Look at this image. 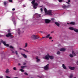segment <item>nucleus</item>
Segmentation results:
<instances>
[{
  "label": "nucleus",
  "instance_id": "bb28decb",
  "mask_svg": "<svg viewBox=\"0 0 78 78\" xmlns=\"http://www.w3.org/2000/svg\"><path fill=\"white\" fill-rule=\"evenodd\" d=\"M34 8V9H36L37 8V6H34L33 5Z\"/></svg>",
  "mask_w": 78,
  "mask_h": 78
},
{
  "label": "nucleus",
  "instance_id": "1a4fd4ad",
  "mask_svg": "<svg viewBox=\"0 0 78 78\" xmlns=\"http://www.w3.org/2000/svg\"><path fill=\"white\" fill-rule=\"evenodd\" d=\"M21 55L25 58H27V55H25V54H22Z\"/></svg>",
  "mask_w": 78,
  "mask_h": 78
},
{
  "label": "nucleus",
  "instance_id": "79ce46f5",
  "mask_svg": "<svg viewBox=\"0 0 78 78\" xmlns=\"http://www.w3.org/2000/svg\"><path fill=\"white\" fill-rule=\"evenodd\" d=\"M49 39H52V37H50L49 38Z\"/></svg>",
  "mask_w": 78,
  "mask_h": 78
},
{
  "label": "nucleus",
  "instance_id": "37998d69",
  "mask_svg": "<svg viewBox=\"0 0 78 78\" xmlns=\"http://www.w3.org/2000/svg\"><path fill=\"white\" fill-rule=\"evenodd\" d=\"M15 53L16 54V55H18V53H17V51H15Z\"/></svg>",
  "mask_w": 78,
  "mask_h": 78
},
{
  "label": "nucleus",
  "instance_id": "39448f33",
  "mask_svg": "<svg viewBox=\"0 0 78 78\" xmlns=\"http://www.w3.org/2000/svg\"><path fill=\"white\" fill-rule=\"evenodd\" d=\"M44 22L46 23H49L51 22V20L48 19H45Z\"/></svg>",
  "mask_w": 78,
  "mask_h": 78
},
{
  "label": "nucleus",
  "instance_id": "6ab92c4d",
  "mask_svg": "<svg viewBox=\"0 0 78 78\" xmlns=\"http://www.w3.org/2000/svg\"><path fill=\"white\" fill-rule=\"evenodd\" d=\"M74 31L75 32H78V29H76L75 28H74Z\"/></svg>",
  "mask_w": 78,
  "mask_h": 78
},
{
  "label": "nucleus",
  "instance_id": "4be33fe9",
  "mask_svg": "<svg viewBox=\"0 0 78 78\" xmlns=\"http://www.w3.org/2000/svg\"><path fill=\"white\" fill-rule=\"evenodd\" d=\"M72 53L73 55H74V56H76V54H75V52H74V51H72Z\"/></svg>",
  "mask_w": 78,
  "mask_h": 78
},
{
  "label": "nucleus",
  "instance_id": "774afa93",
  "mask_svg": "<svg viewBox=\"0 0 78 78\" xmlns=\"http://www.w3.org/2000/svg\"><path fill=\"white\" fill-rule=\"evenodd\" d=\"M51 41H52H52H53V40H51Z\"/></svg>",
  "mask_w": 78,
  "mask_h": 78
},
{
  "label": "nucleus",
  "instance_id": "f704fd0d",
  "mask_svg": "<svg viewBox=\"0 0 78 78\" xmlns=\"http://www.w3.org/2000/svg\"><path fill=\"white\" fill-rule=\"evenodd\" d=\"M40 59H37V62H39V61H40Z\"/></svg>",
  "mask_w": 78,
  "mask_h": 78
},
{
  "label": "nucleus",
  "instance_id": "7c9ffc66",
  "mask_svg": "<svg viewBox=\"0 0 78 78\" xmlns=\"http://www.w3.org/2000/svg\"><path fill=\"white\" fill-rule=\"evenodd\" d=\"M70 5H66L67 8H70Z\"/></svg>",
  "mask_w": 78,
  "mask_h": 78
},
{
  "label": "nucleus",
  "instance_id": "393cba45",
  "mask_svg": "<svg viewBox=\"0 0 78 78\" xmlns=\"http://www.w3.org/2000/svg\"><path fill=\"white\" fill-rule=\"evenodd\" d=\"M6 73H8L9 72V69H7L6 71H5Z\"/></svg>",
  "mask_w": 78,
  "mask_h": 78
},
{
  "label": "nucleus",
  "instance_id": "e433bc0d",
  "mask_svg": "<svg viewBox=\"0 0 78 78\" xmlns=\"http://www.w3.org/2000/svg\"><path fill=\"white\" fill-rule=\"evenodd\" d=\"M24 74H25V75H28L27 73H24Z\"/></svg>",
  "mask_w": 78,
  "mask_h": 78
},
{
  "label": "nucleus",
  "instance_id": "f8f14e48",
  "mask_svg": "<svg viewBox=\"0 0 78 78\" xmlns=\"http://www.w3.org/2000/svg\"><path fill=\"white\" fill-rule=\"evenodd\" d=\"M70 24L73 25H75V22H72L70 23Z\"/></svg>",
  "mask_w": 78,
  "mask_h": 78
},
{
  "label": "nucleus",
  "instance_id": "423d86ee",
  "mask_svg": "<svg viewBox=\"0 0 78 78\" xmlns=\"http://www.w3.org/2000/svg\"><path fill=\"white\" fill-rule=\"evenodd\" d=\"M49 64H47L46 65V66H45L44 67V69L45 70H48V66Z\"/></svg>",
  "mask_w": 78,
  "mask_h": 78
},
{
  "label": "nucleus",
  "instance_id": "603ef678",
  "mask_svg": "<svg viewBox=\"0 0 78 78\" xmlns=\"http://www.w3.org/2000/svg\"><path fill=\"white\" fill-rule=\"evenodd\" d=\"M23 65H26V63L25 62H24L23 63Z\"/></svg>",
  "mask_w": 78,
  "mask_h": 78
},
{
  "label": "nucleus",
  "instance_id": "f257e3e1",
  "mask_svg": "<svg viewBox=\"0 0 78 78\" xmlns=\"http://www.w3.org/2000/svg\"><path fill=\"white\" fill-rule=\"evenodd\" d=\"M31 38L33 40H36L39 38V37L38 35H34L31 36Z\"/></svg>",
  "mask_w": 78,
  "mask_h": 78
},
{
  "label": "nucleus",
  "instance_id": "13d9d810",
  "mask_svg": "<svg viewBox=\"0 0 78 78\" xmlns=\"http://www.w3.org/2000/svg\"><path fill=\"white\" fill-rule=\"evenodd\" d=\"M14 23H15V24H16V22L15 21L14 22Z\"/></svg>",
  "mask_w": 78,
  "mask_h": 78
},
{
  "label": "nucleus",
  "instance_id": "a211bd4d",
  "mask_svg": "<svg viewBox=\"0 0 78 78\" xmlns=\"http://www.w3.org/2000/svg\"><path fill=\"white\" fill-rule=\"evenodd\" d=\"M18 33L19 34H20V29H18Z\"/></svg>",
  "mask_w": 78,
  "mask_h": 78
},
{
  "label": "nucleus",
  "instance_id": "aec40b11",
  "mask_svg": "<svg viewBox=\"0 0 78 78\" xmlns=\"http://www.w3.org/2000/svg\"><path fill=\"white\" fill-rule=\"evenodd\" d=\"M44 12H45V13H47L48 11H47V9H46V8H44Z\"/></svg>",
  "mask_w": 78,
  "mask_h": 78
},
{
  "label": "nucleus",
  "instance_id": "20e7f679",
  "mask_svg": "<svg viewBox=\"0 0 78 78\" xmlns=\"http://www.w3.org/2000/svg\"><path fill=\"white\" fill-rule=\"evenodd\" d=\"M6 36L7 37H8L10 36L12 38V35H11V33H9L8 34H7L6 35Z\"/></svg>",
  "mask_w": 78,
  "mask_h": 78
},
{
  "label": "nucleus",
  "instance_id": "4d7b16f0",
  "mask_svg": "<svg viewBox=\"0 0 78 78\" xmlns=\"http://www.w3.org/2000/svg\"><path fill=\"white\" fill-rule=\"evenodd\" d=\"M18 66H20V63H18Z\"/></svg>",
  "mask_w": 78,
  "mask_h": 78
},
{
  "label": "nucleus",
  "instance_id": "9b49d317",
  "mask_svg": "<svg viewBox=\"0 0 78 78\" xmlns=\"http://www.w3.org/2000/svg\"><path fill=\"white\" fill-rule=\"evenodd\" d=\"M55 24L57 25L58 27H59L60 24H59V23L58 22H55Z\"/></svg>",
  "mask_w": 78,
  "mask_h": 78
},
{
  "label": "nucleus",
  "instance_id": "72a5a7b5",
  "mask_svg": "<svg viewBox=\"0 0 78 78\" xmlns=\"http://www.w3.org/2000/svg\"><path fill=\"white\" fill-rule=\"evenodd\" d=\"M35 1H33L32 2H31V3L32 4H33L34 5V3H35Z\"/></svg>",
  "mask_w": 78,
  "mask_h": 78
},
{
  "label": "nucleus",
  "instance_id": "0eeeda50",
  "mask_svg": "<svg viewBox=\"0 0 78 78\" xmlns=\"http://www.w3.org/2000/svg\"><path fill=\"white\" fill-rule=\"evenodd\" d=\"M48 56L51 59H54V57L53 56H50L48 54Z\"/></svg>",
  "mask_w": 78,
  "mask_h": 78
},
{
  "label": "nucleus",
  "instance_id": "412c9836",
  "mask_svg": "<svg viewBox=\"0 0 78 78\" xmlns=\"http://www.w3.org/2000/svg\"><path fill=\"white\" fill-rule=\"evenodd\" d=\"M63 8V9H66L67 8V5H64L62 6Z\"/></svg>",
  "mask_w": 78,
  "mask_h": 78
},
{
  "label": "nucleus",
  "instance_id": "49530a36",
  "mask_svg": "<svg viewBox=\"0 0 78 78\" xmlns=\"http://www.w3.org/2000/svg\"><path fill=\"white\" fill-rule=\"evenodd\" d=\"M12 11H15V9H14V8L12 9Z\"/></svg>",
  "mask_w": 78,
  "mask_h": 78
},
{
  "label": "nucleus",
  "instance_id": "2eb2a0df",
  "mask_svg": "<svg viewBox=\"0 0 78 78\" xmlns=\"http://www.w3.org/2000/svg\"><path fill=\"white\" fill-rule=\"evenodd\" d=\"M69 29L70 30H74V28L72 27H71L69 28Z\"/></svg>",
  "mask_w": 78,
  "mask_h": 78
},
{
  "label": "nucleus",
  "instance_id": "052dcab7",
  "mask_svg": "<svg viewBox=\"0 0 78 78\" xmlns=\"http://www.w3.org/2000/svg\"><path fill=\"white\" fill-rule=\"evenodd\" d=\"M67 3H68V4H69V2H66Z\"/></svg>",
  "mask_w": 78,
  "mask_h": 78
},
{
  "label": "nucleus",
  "instance_id": "473e14b6",
  "mask_svg": "<svg viewBox=\"0 0 78 78\" xmlns=\"http://www.w3.org/2000/svg\"><path fill=\"white\" fill-rule=\"evenodd\" d=\"M9 47L10 48H12V49L14 48V47H13L12 46H10Z\"/></svg>",
  "mask_w": 78,
  "mask_h": 78
},
{
  "label": "nucleus",
  "instance_id": "f3484780",
  "mask_svg": "<svg viewBox=\"0 0 78 78\" xmlns=\"http://www.w3.org/2000/svg\"><path fill=\"white\" fill-rule=\"evenodd\" d=\"M50 34H49L48 35L46 36L45 37L46 38H49V37H50Z\"/></svg>",
  "mask_w": 78,
  "mask_h": 78
},
{
  "label": "nucleus",
  "instance_id": "338daca9",
  "mask_svg": "<svg viewBox=\"0 0 78 78\" xmlns=\"http://www.w3.org/2000/svg\"><path fill=\"white\" fill-rule=\"evenodd\" d=\"M35 0H33V1H35Z\"/></svg>",
  "mask_w": 78,
  "mask_h": 78
},
{
  "label": "nucleus",
  "instance_id": "09e8293b",
  "mask_svg": "<svg viewBox=\"0 0 78 78\" xmlns=\"http://www.w3.org/2000/svg\"><path fill=\"white\" fill-rule=\"evenodd\" d=\"M55 33V32H54V31H52L51 32V33Z\"/></svg>",
  "mask_w": 78,
  "mask_h": 78
},
{
  "label": "nucleus",
  "instance_id": "6e6d98bb",
  "mask_svg": "<svg viewBox=\"0 0 78 78\" xmlns=\"http://www.w3.org/2000/svg\"><path fill=\"white\" fill-rule=\"evenodd\" d=\"M45 37H42L41 38V39H44V38H45Z\"/></svg>",
  "mask_w": 78,
  "mask_h": 78
},
{
  "label": "nucleus",
  "instance_id": "b1692460",
  "mask_svg": "<svg viewBox=\"0 0 78 78\" xmlns=\"http://www.w3.org/2000/svg\"><path fill=\"white\" fill-rule=\"evenodd\" d=\"M61 52L59 51H58L57 52V55H60Z\"/></svg>",
  "mask_w": 78,
  "mask_h": 78
},
{
  "label": "nucleus",
  "instance_id": "3c124183",
  "mask_svg": "<svg viewBox=\"0 0 78 78\" xmlns=\"http://www.w3.org/2000/svg\"><path fill=\"white\" fill-rule=\"evenodd\" d=\"M12 53H14V51H12Z\"/></svg>",
  "mask_w": 78,
  "mask_h": 78
},
{
  "label": "nucleus",
  "instance_id": "c85d7f7f",
  "mask_svg": "<svg viewBox=\"0 0 78 78\" xmlns=\"http://www.w3.org/2000/svg\"><path fill=\"white\" fill-rule=\"evenodd\" d=\"M3 3H4V5H5H5H6V4H7L6 2H4Z\"/></svg>",
  "mask_w": 78,
  "mask_h": 78
},
{
  "label": "nucleus",
  "instance_id": "f03ea898",
  "mask_svg": "<svg viewBox=\"0 0 78 78\" xmlns=\"http://www.w3.org/2000/svg\"><path fill=\"white\" fill-rule=\"evenodd\" d=\"M1 43H2V44H3L4 45H5V46H6V47H9V44H6V43L5 42V41H3V40H1V41H0V45H1Z\"/></svg>",
  "mask_w": 78,
  "mask_h": 78
},
{
  "label": "nucleus",
  "instance_id": "2f4dec72",
  "mask_svg": "<svg viewBox=\"0 0 78 78\" xmlns=\"http://www.w3.org/2000/svg\"><path fill=\"white\" fill-rule=\"evenodd\" d=\"M69 56H70V57H71V58H73V55H72V54L70 55Z\"/></svg>",
  "mask_w": 78,
  "mask_h": 78
},
{
  "label": "nucleus",
  "instance_id": "c03bdc74",
  "mask_svg": "<svg viewBox=\"0 0 78 78\" xmlns=\"http://www.w3.org/2000/svg\"><path fill=\"white\" fill-rule=\"evenodd\" d=\"M51 20H55V19L54 18H51Z\"/></svg>",
  "mask_w": 78,
  "mask_h": 78
},
{
  "label": "nucleus",
  "instance_id": "c756f323",
  "mask_svg": "<svg viewBox=\"0 0 78 78\" xmlns=\"http://www.w3.org/2000/svg\"><path fill=\"white\" fill-rule=\"evenodd\" d=\"M13 69L14 70H17V69H16V67H13Z\"/></svg>",
  "mask_w": 78,
  "mask_h": 78
},
{
  "label": "nucleus",
  "instance_id": "5fc2aeb1",
  "mask_svg": "<svg viewBox=\"0 0 78 78\" xmlns=\"http://www.w3.org/2000/svg\"><path fill=\"white\" fill-rule=\"evenodd\" d=\"M8 32L9 33L10 32V30H8Z\"/></svg>",
  "mask_w": 78,
  "mask_h": 78
},
{
  "label": "nucleus",
  "instance_id": "ddd939ff",
  "mask_svg": "<svg viewBox=\"0 0 78 78\" xmlns=\"http://www.w3.org/2000/svg\"><path fill=\"white\" fill-rule=\"evenodd\" d=\"M62 67L64 69H67V68L66 66H65L64 64H62Z\"/></svg>",
  "mask_w": 78,
  "mask_h": 78
},
{
  "label": "nucleus",
  "instance_id": "a19ab883",
  "mask_svg": "<svg viewBox=\"0 0 78 78\" xmlns=\"http://www.w3.org/2000/svg\"><path fill=\"white\" fill-rule=\"evenodd\" d=\"M35 58H36V59L37 60V59H38L39 57H38V56H37V57H36Z\"/></svg>",
  "mask_w": 78,
  "mask_h": 78
},
{
  "label": "nucleus",
  "instance_id": "0e129e2a",
  "mask_svg": "<svg viewBox=\"0 0 78 78\" xmlns=\"http://www.w3.org/2000/svg\"><path fill=\"white\" fill-rule=\"evenodd\" d=\"M13 78H18L17 77H13Z\"/></svg>",
  "mask_w": 78,
  "mask_h": 78
},
{
  "label": "nucleus",
  "instance_id": "a18cd8bd",
  "mask_svg": "<svg viewBox=\"0 0 78 78\" xmlns=\"http://www.w3.org/2000/svg\"><path fill=\"white\" fill-rule=\"evenodd\" d=\"M40 10L41 11V12H42V11H43V9L41 8L40 9Z\"/></svg>",
  "mask_w": 78,
  "mask_h": 78
},
{
  "label": "nucleus",
  "instance_id": "cd10ccee",
  "mask_svg": "<svg viewBox=\"0 0 78 78\" xmlns=\"http://www.w3.org/2000/svg\"><path fill=\"white\" fill-rule=\"evenodd\" d=\"M20 70V71H21V72H24V70H23V69H21Z\"/></svg>",
  "mask_w": 78,
  "mask_h": 78
},
{
  "label": "nucleus",
  "instance_id": "4c0bfd02",
  "mask_svg": "<svg viewBox=\"0 0 78 78\" xmlns=\"http://www.w3.org/2000/svg\"><path fill=\"white\" fill-rule=\"evenodd\" d=\"M20 50H24V49H23L21 48H20Z\"/></svg>",
  "mask_w": 78,
  "mask_h": 78
},
{
  "label": "nucleus",
  "instance_id": "8fccbe9b",
  "mask_svg": "<svg viewBox=\"0 0 78 78\" xmlns=\"http://www.w3.org/2000/svg\"><path fill=\"white\" fill-rule=\"evenodd\" d=\"M38 76V77H39V78H42V77H41V76Z\"/></svg>",
  "mask_w": 78,
  "mask_h": 78
},
{
  "label": "nucleus",
  "instance_id": "a878e982",
  "mask_svg": "<svg viewBox=\"0 0 78 78\" xmlns=\"http://www.w3.org/2000/svg\"><path fill=\"white\" fill-rule=\"evenodd\" d=\"M27 66H21V69H23V68H25V67H26Z\"/></svg>",
  "mask_w": 78,
  "mask_h": 78
},
{
  "label": "nucleus",
  "instance_id": "dca6fc26",
  "mask_svg": "<svg viewBox=\"0 0 78 78\" xmlns=\"http://www.w3.org/2000/svg\"><path fill=\"white\" fill-rule=\"evenodd\" d=\"M33 5H34L33 6H38V4H37V3H35L33 4Z\"/></svg>",
  "mask_w": 78,
  "mask_h": 78
},
{
  "label": "nucleus",
  "instance_id": "4468645a",
  "mask_svg": "<svg viewBox=\"0 0 78 78\" xmlns=\"http://www.w3.org/2000/svg\"><path fill=\"white\" fill-rule=\"evenodd\" d=\"M49 57L48 56V55H46L45 56V59H47L48 60V59H49Z\"/></svg>",
  "mask_w": 78,
  "mask_h": 78
},
{
  "label": "nucleus",
  "instance_id": "c9c22d12",
  "mask_svg": "<svg viewBox=\"0 0 78 78\" xmlns=\"http://www.w3.org/2000/svg\"><path fill=\"white\" fill-rule=\"evenodd\" d=\"M23 51H25L26 52H29L28 51H27V50H26L25 49H24Z\"/></svg>",
  "mask_w": 78,
  "mask_h": 78
},
{
  "label": "nucleus",
  "instance_id": "58836bf2",
  "mask_svg": "<svg viewBox=\"0 0 78 78\" xmlns=\"http://www.w3.org/2000/svg\"><path fill=\"white\" fill-rule=\"evenodd\" d=\"M9 2H10L11 3H12V0H9Z\"/></svg>",
  "mask_w": 78,
  "mask_h": 78
},
{
  "label": "nucleus",
  "instance_id": "864d4df0",
  "mask_svg": "<svg viewBox=\"0 0 78 78\" xmlns=\"http://www.w3.org/2000/svg\"><path fill=\"white\" fill-rule=\"evenodd\" d=\"M23 7H25V6H25V5H23Z\"/></svg>",
  "mask_w": 78,
  "mask_h": 78
},
{
  "label": "nucleus",
  "instance_id": "9d476101",
  "mask_svg": "<svg viewBox=\"0 0 78 78\" xmlns=\"http://www.w3.org/2000/svg\"><path fill=\"white\" fill-rule=\"evenodd\" d=\"M69 69H70V70H73L75 69V67H71L70 66L69 67Z\"/></svg>",
  "mask_w": 78,
  "mask_h": 78
},
{
  "label": "nucleus",
  "instance_id": "680f3d73",
  "mask_svg": "<svg viewBox=\"0 0 78 78\" xmlns=\"http://www.w3.org/2000/svg\"><path fill=\"white\" fill-rule=\"evenodd\" d=\"M38 17H41V15H38Z\"/></svg>",
  "mask_w": 78,
  "mask_h": 78
},
{
  "label": "nucleus",
  "instance_id": "bf43d9fd",
  "mask_svg": "<svg viewBox=\"0 0 78 78\" xmlns=\"http://www.w3.org/2000/svg\"><path fill=\"white\" fill-rule=\"evenodd\" d=\"M68 2H70V0H68Z\"/></svg>",
  "mask_w": 78,
  "mask_h": 78
},
{
  "label": "nucleus",
  "instance_id": "69168bd1",
  "mask_svg": "<svg viewBox=\"0 0 78 78\" xmlns=\"http://www.w3.org/2000/svg\"><path fill=\"white\" fill-rule=\"evenodd\" d=\"M40 7H41V8L42 7V6H40Z\"/></svg>",
  "mask_w": 78,
  "mask_h": 78
},
{
  "label": "nucleus",
  "instance_id": "e2e57ef3",
  "mask_svg": "<svg viewBox=\"0 0 78 78\" xmlns=\"http://www.w3.org/2000/svg\"><path fill=\"white\" fill-rule=\"evenodd\" d=\"M67 24H68V25H69V24H70V23H67Z\"/></svg>",
  "mask_w": 78,
  "mask_h": 78
},
{
  "label": "nucleus",
  "instance_id": "6e6552de",
  "mask_svg": "<svg viewBox=\"0 0 78 78\" xmlns=\"http://www.w3.org/2000/svg\"><path fill=\"white\" fill-rule=\"evenodd\" d=\"M60 51H66V49L64 48L60 49Z\"/></svg>",
  "mask_w": 78,
  "mask_h": 78
},
{
  "label": "nucleus",
  "instance_id": "ea45409f",
  "mask_svg": "<svg viewBox=\"0 0 78 78\" xmlns=\"http://www.w3.org/2000/svg\"><path fill=\"white\" fill-rule=\"evenodd\" d=\"M62 0H58V2H62Z\"/></svg>",
  "mask_w": 78,
  "mask_h": 78
},
{
  "label": "nucleus",
  "instance_id": "de8ad7c7",
  "mask_svg": "<svg viewBox=\"0 0 78 78\" xmlns=\"http://www.w3.org/2000/svg\"><path fill=\"white\" fill-rule=\"evenodd\" d=\"M0 78H3V76H0Z\"/></svg>",
  "mask_w": 78,
  "mask_h": 78
},
{
  "label": "nucleus",
  "instance_id": "5701e85b",
  "mask_svg": "<svg viewBox=\"0 0 78 78\" xmlns=\"http://www.w3.org/2000/svg\"><path fill=\"white\" fill-rule=\"evenodd\" d=\"M28 46V43H26L25 44V46H24V47L25 48H26Z\"/></svg>",
  "mask_w": 78,
  "mask_h": 78
},
{
  "label": "nucleus",
  "instance_id": "7ed1b4c3",
  "mask_svg": "<svg viewBox=\"0 0 78 78\" xmlns=\"http://www.w3.org/2000/svg\"><path fill=\"white\" fill-rule=\"evenodd\" d=\"M51 12H52V10H48L46 14H47L50 15V16H52L53 15L51 14Z\"/></svg>",
  "mask_w": 78,
  "mask_h": 78
}]
</instances>
